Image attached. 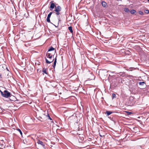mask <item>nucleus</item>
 Here are the masks:
<instances>
[{"instance_id":"1","label":"nucleus","mask_w":149,"mask_h":149,"mask_svg":"<svg viewBox=\"0 0 149 149\" xmlns=\"http://www.w3.org/2000/svg\"><path fill=\"white\" fill-rule=\"evenodd\" d=\"M61 8L60 6H58L55 7L54 11L55 12V14L56 15L58 20V23L61 21V18L62 17V13L61 12Z\"/></svg>"},{"instance_id":"2","label":"nucleus","mask_w":149,"mask_h":149,"mask_svg":"<svg viewBox=\"0 0 149 149\" xmlns=\"http://www.w3.org/2000/svg\"><path fill=\"white\" fill-rule=\"evenodd\" d=\"M0 92L1 95L4 97L8 98L9 97H13L12 95H11L10 92H8L7 90H5L3 92L0 91Z\"/></svg>"},{"instance_id":"3","label":"nucleus","mask_w":149,"mask_h":149,"mask_svg":"<svg viewBox=\"0 0 149 149\" xmlns=\"http://www.w3.org/2000/svg\"><path fill=\"white\" fill-rule=\"evenodd\" d=\"M50 3H51L50 7V10H52L53 9L54 7L55 9V7H57L55 5L54 3L53 2V1H51L50 2Z\"/></svg>"},{"instance_id":"4","label":"nucleus","mask_w":149,"mask_h":149,"mask_svg":"<svg viewBox=\"0 0 149 149\" xmlns=\"http://www.w3.org/2000/svg\"><path fill=\"white\" fill-rule=\"evenodd\" d=\"M54 13V12H53ZM53 13L52 12H51L49 13L48 15L47 18V21L48 22H50V18L51 17V16L52 14V13Z\"/></svg>"},{"instance_id":"5","label":"nucleus","mask_w":149,"mask_h":149,"mask_svg":"<svg viewBox=\"0 0 149 149\" xmlns=\"http://www.w3.org/2000/svg\"><path fill=\"white\" fill-rule=\"evenodd\" d=\"M113 112L110 111H107L105 112V113L106 115L107 116H108L109 115L112 114Z\"/></svg>"},{"instance_id":"6","label":"nucleus","mask_w":149,"mask_h":149,"mask_svg":"<svg viewBox=\"0 0 149 149\" xmlns=\"http://www.w3.org/2000/svg\"><path fill=\"white\" fill-rule=\"evenodd\" d=\"M54 59H53L52 60L51 59H50V61H49L46 58H45V61H46V62L47 63H49V64L51 63H52L53 62Z\"/></svg>"},{"instance_id":"7","label":"nucleus","mask_w":149,"mask_h":149,"mask_svg":"<svg viewBox=\"0 0 149 149\" xmlns=\"http://www.w3.org/2000/svg\"><path fill=\"white\" fill-rule=\"evenodd\" d=\"M37 143L38 144H40L43 147L45 146V144H44L43 142L42 141L38 140Z\"/></svg>"},{"instance_id":"8","label":"nucleus","mask_w":149,"mask_h":149,"mask_svg":"<svg viewBox=\"0 0 149 149\" xmlns=\"http://www.w3.org/2000/svg\"><path fill=\"white\" fill-rule=\"evenodd\" d=\"M83 134H79V138L80 139H81V141H83L84 140V139L83 136Z\"/></svg>"},{"instance_id":"9","label":"nucleus","mask_w":149,"mask_h":149,"mask_svg":"<svg viewBox=\"0 0 149 149\" xmlns=\"http://www.w3.org/2000/svg\"><path fill=\"white\" fill-rule=\"evenodd\" d=\"M55 82H52L50 83V85L52 87L55 88L56 86V85L55 84Z\"/></svg>"},{"instance_id":"10","label":"nucleus","mask_w":149,"mask_h":149,"mask_svg":"<svg viewBox=\"0 0 149 149\" xmlns=\"http://www.w3.org/2000/svg\"><path fill=\"white\" fill-rule=\"evenodd\" d=\"M47 58H49L50 59H51L52 57V55H51V54L50 53H47Z\"/></svg>"},{"instance_id":"11","label":"nucleus","mask_w":149,"mask_h":149,"mask_svg":"<svg viewBox=\"0 0 149 149\" xmlns=\"http://www.w3.org/2000/svg\"><path fill=\"white\" fill-rule=\"evenodd\" d=\"M68 29L70 31V32L71 33L73 34V31L72 29V28L71 26H70L68 27Z\"/></svg>"},{"instance_id":"12","label":"nucleus","mask_w":149,"mask_h":149,"mask_svg":"<svg viewBox=\"0 0 149 149\" xmlns=\"http://www.w3.org/2000/svg\"><path fill=\"white\" fill-rule=\"evenodd\" d=\"M42 72L45 73V74H47V71H46V68H43L42 69Z\"/></svg>"},{"instance_id":"13","label":"nucleus","mask_w":149,"mask_h":149,"mask_svg":"<svg viewBox=\"0 0 149 149\" xmlns=\"http://www.w3.org/2000/svg\"><path fill=\"white\" fill-rule=\"evenodd\" d=\"M102 6L104 7H105L107 5V3L104 1H102Z\"/></svg>"},{"instance_id":"14","label":"nucleus","mask_w":149,"mask_h":149,"mask_svg":"<svg viewBox=\"0 0 149 149\" xmlns=\"http://www.w3.org/2000/svg\"><path fill=\"white\" fill-rule=\"evenodd\" d=\"M130 12L132 14H134L136 12V11L135 10H132L130 11Z\"/></svg>"},{"instance_id":"15","label":"nucleus","mask_w":149,"mask_h":149,"mask_svg":"<svg viewBox=\"0 0 149 149\" xmlns=\"http://www.w3.org/2000/svg\"><path fill=\"white\" fill-rule=\"evenodd\" d=\"M54 48L52 47L51 46L49 47V49L48 52H49L51 51L54 50Z\"/></svg>"},{"instance_id":"16","label":"nucleus","mask_w":149,"mask_h":149,"mask_svg":"<svg viewBox=\"0 0 149 149\" xmlns=\"http://www.w3.org/2000/svg\"><path fill=\"white\" fill-rule=\"evenodd\" d=\"M124 10L126 12H128L130 10L128 8H126L124 9Z\"/></svg>"},{"instance_id":"17","label":"nucleus","mask_w":149,"mask_h":149,"mask_svg":"<svg viewBox=\"0 0 149 149\" xmlns=\"http://www.w3.org/2000/svg\"><path fill=\"white\" fill-rule=\"evenodd\" d=\"M139 84L140 85L143 86L144 84L145 83L144 82H139Z\"/></svg>"},{"instance_id":"18","label":"nucleus","mask_w":149,"mask_h":149,"mask_svg":"<svg viewBox=\"0 0 149 149\" xmlns=\"http://www.w3.org/2000/svg\"><path fill=\"white\" fill-rule=\"evenodd\" d=\"M17 131H18L19 132L20 134L22 136V133L21 130L20 129H18V128L17 129Z\"/></svg>"},{"instance_id":"19","label":"nucleus","mask_w":149,"mask_h":149,"mask_svg":"<svg viewBox=\"0 0 149 149\" xmlns=\"http://www.w3.org/2000/svg\"><path fill=\"white\" fill-rule=\"evenodd\" d=\"M144 12L147 14L149 13V10H144Z\"/></svg>"},{"instance_id":"20","label":"nucleus","mask_w":149,"mask_h":149,"mask_svg":"<svg viewBox=\"0 0 149 149\" xmlns=\"http://www.w3.org/2000/svg\"><path fill=\"white\" fill-rule=\"evenodd\" d=\"M139 14L140 15H143V12L141 11H139Z\"/></svg>"},{"instance_id":"21","label":"nucleus","mask_w":149,"mask_h":149,"mask_svg":"<svg viewBox=\"0 0 149 149\" xmlns=\"http://www.w3.org/2000/svg\"><path fill=\"white\" fill-rule=\"evenodd\" d=\"M47 116L48 118L49 119L51 120H52V119L50 118V116H49V114H47Z\"/></svg>"},{"instance_id":"22","label":"nucleus","mask_w":149,"mask_h":149,"mask_svg":"<svg viewBox=\"0 0 149 149\" xmlns=\"http://www.w3.org/2000/svg\"><path fill=\"white\" fill-rule=\"evenodd\" d=\"M116 97V94L114 93L112 94V98H114Z\"/></svg>"},{"instance_id":"23","label":"nucleus","mask_w":149,"mask_h":149,"mask_svg":"<svg viewBox=\"0 0 149 149\" xmlns=\"http://www.w3.org/2000/svg\"><path fill=\"white\" fill-rule=\"evenodd\" d=\"M56 63H54V62L53 65H52V67L54 68V69L55 68V67L56 66Z\"/></svg>"},{"instance_id":"24","label":"nucleus","mask_w":149,"mask_h":149,"mask_svg":"<svg viewBox=\"0 0 149 149\" xmlns=\"http://www.w3.org/2000/svg\"><path fill=\"white\" fill-rule=\"evenodd\" d=\"M56 57L55 58V60L54 61V63H56V60H57V59H56Z\"/></svg>"},{"instance_id":"25","label":"nucleus","mask_w":149,"mask_h":149,"mask_svg":"<svg viewBox=\"0 0 149 149\" xmlns=\"http://www.w3.org/2000/svg\"><path fill=\"white\" fill-rule=\"evenodd\" d=\"M59 23H60V22H59V23H58V24L57 26H55L56 27H57L58 26V24H59Z\"/></svg>"},{"instance_id":"26","label":"nucleus","mask_w":149,"mask_h":149,"mask_svg":"<svg viewBox=\"0 0 149 149\" xmlns=\"http://www.w3.org/2000/svg\"><path fill=\"white\" fill-rule=\"evenodd\" d=\"M2 78V77L1 74L0 73V78Z\"/></svg>"},{"instance_id":"27","label":"nucleus","mask_w":149,"mask_h":149,"mask_svg":"<svg viewBox=\"0 0 149 149\" xmlns=\"http://www.w3.org/2000/svg\"><path fill=\"white\" fill-rule=\"evenodd\" d=\"M124 75H125V74H121V75L122 76H123V77H124Z\"/></svg>"},{"instance_id":"28","label":"nucleus","mask_w":149,"mask_h":149,"mask_svg":"<svg viewBox=\"0 0 149 149\" xmlns=\"http://www.w3.org/2000/svg\"><path fill=\"white\" fill-rule=\"evenodd\" d=\"M39 118H41V119H42V118H41V117H40V116Z\"/></svg>"},{"instance_id":"29","label":"nucleus","mask_w":149,"mask_h":149,"mask_svg":"<svg viewBox=\"0 0 149 149\" xmlns=\"http://www.w3.org/2000/svg\"><path fill=\"white\" fill-rule=\"evenodd\" d=\"M148 2H149V0H148Z\"/></svg>"},{"instance_id":"30","label":"nucleus","mask_w":149,"mask_h":149,"mask_svg":"<svg viewBox=\"0 0 149 149\" xmlns=\"http://www.w3.org/2000/svg\"><path fill=\"white\" fill-rule=\"evenodd\" d=\"M7 70H8V69H7Z\"/></svg>"}]
</instances>
